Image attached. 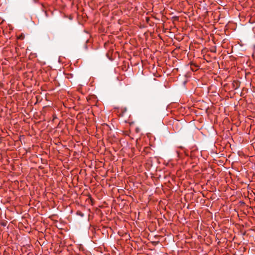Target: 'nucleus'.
<instances>
[{
  "mask_svg": "<svg viewBox=\"0 0 255 255\" xmlns=\"http://www.w3.org/2000/svg\"><path fill=\"white\" fill-rule=\"evenodd\" d=\"M66 77L68 79H71L73 77V74L70 73L66 74Z\"/></svg>",
  "mask_w": 255,
  "mask_h": 255,
  "instance_id": "obj_4",
  "label": "nucleus"
},
{
  "mask_svg": "<svg viewBox=\"0 0 255 255\" xmlns=\"http://www.w3.org/2000/svg\"><path fill=\"white\" fill-rule=\"evenodd\" d=\"M23 38H24V36H23V35H21V36L19 37V38H20V39H23Z\"/></svg>",
  "mask_w": 255,
  "mask_h": 255,
  "instance_id": "obj_6",
  "label": "nucleus"
},
{
  "mask_svg": "<svg viewBox=\"0 0 255 255\" xmlns=\"http://www.w3.org/2000/svg\"><path fill=\"white\" fill-rule=\"evenodd\" d=\"M173 128L175 132H179L182 128V125L179 121H176L173 123Z\"/></svg>",
  "mask_w": 255,
  "mask_h": 255,
  "instance_id": "obj_1",
  "label": "nucleus"
},
{
  "mask_svg": "<svg viewBox=\"0 0 255 255\" xmlns=\"http://www.w3.org/2000/svg\"><path fill=\"white\" fill-rule=\"evenodd\" d=\"M233 88L235 90L237 89L240 86V82L237 80H234L232 83Z\"/></svg>",
  "mask_w": 255,
  "mask_h": 255,
  "instance_id": "obj_2",
  "label": "nucleus"
},
{
  "mask_svg": "<svg viewBox=\"0 0 255 255\" xmlns=\"http://www.w3.org/2000/svg\"><path fill=\"white\" fill-rule=\"evenodd\" d=\"M6 223L5 222H1V226H5Z\"/></svg>",
  "mask_w": 255,
  "mask_h": 255,
  "instance_id": "obj_5",
  "label": "nucleus"
},
{
  "mask_svg": "<svg viewBox=\"0 0 255 255\" xmlns=\"http://www.w3.org/2000/svg\"><path fill=\"white\" fill-rule=\"evenodd\" d=\"M151 148L149 146H146L143 148V150L142 151V153L144 154H147L148 153L150 152Z\"/></svg>",
  "mask_w": 255,
  "mask_h": 255,
  "instance_id": "obj_3",
  "label": "nucleus"
}]
</instances>
